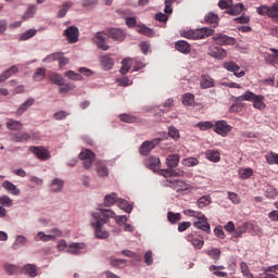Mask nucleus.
Here are the masks:
<instances>
[{
  "instance_id": "obj_1",
  "label": "nucleus",
  "mask_w": 278,
  "mask_h": 278,
  "mask_svg": "<svg viewBox=\"0 0 278 278\" xmlns=\"http://www.w3.org/2000/svg\"><path fill=\"white\" fill-rule=\"evenodd\" d=\"M160 157L155 156H149L146 160V166L150 168V170H157L159 175H162L165 177V186H169V188H173L175 186V154H169L166 157L165 164L167 168L165 169H160Z\"/></svg>"
},
{
  "instance_id": "obj_2",
  "label": "nucleus",
  "mask_w": 278,
  "mask_h": 278,
  "mask_svg": "<svg viewBox=\"0 0 278 278\" xmlns=\"http://www.w3.org/2000/svg\"><path fill=\"white\" fill-rule=\"evenodd\" d=\"M91 215L92 218L96 219V223H92V227L96 231V238L99 240H105L110 238V232L103 230V225L110 223V218H114V211L98 208Z\"/></svg>"
},
{
  "instance_id": "obj_3",
  "label": "nucleus",
  "mask_w": 278,
  "mask_h": 278,
  "mask_svg": "<svg viewBox=\"0 0 278 278\" xmlns=\"http://www.w3.org/2000/svg\"><path fill=\"white\" fill-rule=\"evenodd\" d=\"M103 35L108 36L112 40H116L117 42H123L126 36L125 30L121 28H109L103 33L96 34L94 42L99 49H102V51H108V49H110V46H108Z\"/></svg>"
},
{
  "instance_id": "obj_4",
  "label": "nucleus",
  "mask_w": 278,
  "mask_h": 278,
  "mask_svg": "<svg viewBox=\"0 0 278 278\" xmlns=\"http://www.w3.org/2000/svg\"><path fill=\"white\" fill-rule=\"evenodd\" d=\"M236 101H251L255 110H266V102H264V96H257L252 91H245L243 94L237 97Z\"/></svg>"
},
{
  "instance_id": "obj_5",
  "label": "nucleus",
  "mask_w": 278,
  "mask_h": 278,
  "mask_svg": "<svg viewBox=\"0 0 278 278\" xmlns=\"http://www.w3.org/2000/svg\"><path fill=\"white\" fill-rule=\"evenodd\" d=\"M213 34L214 29L206 27L180 31V36L182 38H188L189 40H203L204 38H210Z\"/></svg>"
},
{
  "instance_id": "obj_6",
  "label": "nucleus",
  "mask_w": 278,
  "mask_h": 278,
  "mask_svg": "<svg viewBox=\"0 0 278 278\" xmlns=\"http://www.w3.org/2000/svg\"><path fill=\"white\" fill-rule=\"evenodd\" d=\"M189 214H192V216H200V219L198 222L193 223V227L197 229H201L202 231H205L206 233H210V223H207V217L203 213L195 212V211H189Z\"/></svg>"
},
{
  "instance_id": "obj_7",
  "label": "nucleus",
  "mask_w": 278,
  "mask_h": 278,
  "mask_svg": "<svg viewBox=\"0 0 278 278\" xmlns=\"http://www.w3.org/2000/svg\"><path fill=\"white\" fill-rule=\"evenodd\" d=\"M79 159L83 160L84 168H90L97 160V154L88 149H83L79 153Z\"/></svg>"
},
{
  "instance_id": "obj_8",
  "label": "nucleus",
  "mask_w": 278,
  "mask_h": 278,
  "mask_svg": "<svg viewBox=\"0 0 278 278\" xmlns=\"http://www.w3.org/2000/svg\"><path fill=\"white\" fill-rule=\"evenodd\" d=\"M162 138H156L153 140H147L139 147V153L140 155H149L151 153L152 149H155V147H159L160 142H162Z\"/></svg>"
},
{
  "instance_id": "obj_9",
  "label": "nucleus",
  "mask_w": 278,
  "mask_h": 278,
  "mask_svg": "<svg viewBox=\"0 0 278 278\" xmlns=\"http://www.w3.org/2000/svg\"><path fill=\"white\" fill-rule=\"evenodd\" d=\"M224 68L228 71L229 73H233L235 77H238V79L244 77L247 73L244 71H240V65H238L233 61H228L224 63Z\"/></svg>"
},
{
  "instance_id": "obj_10",
  "label": "nucleus",
  "mask_w": 278,
  "mask_h": 278,
  "mask_svg": "<svg viewBox=\"0 0 278 278\" xmlns=\"http://www.w3.org/2000/svg\"><path fill=\"white\" fill-rule=\"evenodd\" d=\"M213 127L215 134H218V136H223V138H225L227 134L231 131V126L227 124V121H217Z\"/></svg>"
},
{
  "instance_id": "obj_11",
  "label": "nucleus",
  "mask_w": 278,
  "mask_h": 278,
  "mask_svg": "<svg viewBox=\"0 0 278 278\" xmlns=\"http://www.w3.org/2000/svg\"><path fill=\"white\" fill-rule=\"evenodd\" d=\"M29 151L30 153H34V155H36L38 160H42L43 162H46V160H49V157H51V155L49 154V150L45 149L43 147L31 146L29 147Z\"/></svg>"
},
{
  "instance_id": "obj_12",
  "label": "nucleus",
  "mask_w": 278,
  "mask_h": 278,
  "mask_svg": "<svg viewBox=\"0 0 278 278\" xmlns=\"http://www.w3.org/2000/svg\"><path fill=\"white\" fill-rule=\"evenodd\" d=\"M64 36H66L68 42H77L79 40V28L70 26L64 30Z\"/></svg>"
},
{
  "instance_id": "obj_13",
  "label": "nucleus",
  "mask_w": 278,
  "mask_h": 278,
  "mask_svg": "<svg viewBox=\"0 0 278 278\" xmlns=\"http://www.w3.org/2000/svg\"><path fill=\"white\" fill-rule=\"evenodd\" d=\"M216 86V80L207 74H203L200 77V88L201 90H207L208 88H214Z\"/></svg>"
},
{
  "instance_id": "obj_14",
  "label": "nucleus",
  "mask_w": 278,
  "mask_h": 278,
  "mask_svg": "<svg viewBox=\"0 0 278 278\" xmlns=\"http://www.w3.org/2000/svg\"><path fill=\"white\" fill-rule=\"evenodd\" d=\"M31 136L27 131H18L11 134V141L12 142H27Z\"/></svg>"
},
{
  "instance_id": "obj_15",
  "label": "nucleus",
  "mask_w": 278,
  "mask_h": 278,
  "mask_svg": "<svg viewBox=\"0 0 278 278\" xmlns=\"http://www.w3.org/2000/svg\"><path fill=\"white\" fill-rule=\"evenodd\" d=\"M175 49L176 51H179V53H184V55H188L191 51L190 43L186 40H178L175 42Z\"/></svg>"
},
{
  "instance_id": "obj_16",
  "label": "nucleus",
  "mask_w": 278,
  "mask_h": 278,
  "mask_svg": "<svg viewBox=\"0 0 278 278\" xmlns=\"http://www.w3.org/2000/svg\"><path fill=\"white\" fill-rule=\"evenodd\" d=\"M34 103H36L34 98H29L27 101L22 103L15 112L16 116H23V114H25V112H27V110H29Z\"/></svg>"
},
{
  "instance_id": "obj_17",
  "label": "nucleus",
  "mask_w": 278,
  "mask_h": 278,
  "mask_svg": "<svg viewBox=\"0 0 278 278\" xmlns=\"http://www.w3.org/2000/svg\"><path fill=\"white\" fill-rule=\"evenodd\" d=\"M210 55L216 60H225V58H227V50L220 47H215L211 50Z\"/></svg>"
},
{
  "instance_id": "obj_18",
  "label": "nucleus",
  "mask_w": 278,
  "mask_h": 278,
  "mask_svg": "<svg viewBox=\"0 0 278 278\" xmlns=\"http://www.w3.org/2000/svg\"><path fill=\"white\" fill-rule=\"evenodd\" d=\"M188 242H191V244L194 247V249H203V245L205 244V241L203 239H199L197 235H187Z\"/></svg>"
},
{
  "instance_id": "obj_19",
  "label": "nucleus",
  "mask_w": 278,
  "mask_h": 278,
  "mask_svg": "<svg viewBox=\"0 0 278 278\" xmlns=\"http://www.w3.org/2000/svg\"><path fill=\"white\" fill-rule=\"evenodd\" d=\"M226 12L227 14H230V16H238L239 14H242V12H244V4H232Z\"/></svg>"
},
{
  "instance_id": "obj_20",
  "label": "nucleus",
  "mask_w": 278,
  "mask_h": 278,
  "mask_svg": "<svg viewBox=\"0 0 278 278\" xmlns=\"http://www.w3.org/2000/svg\"><path fill=\"white\" fill-rule=\"evenodd\" d=\"M2 188L8 190V192H11V194H14V197H18V194H21V190L16 188L14 184L10 182V180H5L2 184Z\"/></svg>"
},
{
  "instance_id": "obj_21",
  "label": "nucleus",
  "mask_w": 278,
  "mask_h": 278,
  "mask_svg": "<svg viewBox=\"0 0 278 278\" xmlns=\"http://www.w3.org/2000/svg\"><path fill=\"white\" fill-rule=\"evenodd\" d=\"M5 127L10 131H21V129H23V124L18 121L9 119L5 124Z\"/></svg>"
},
{
  "instance_id": "obj_22",
  "label": "nucleus",
  "mask_w": 278,
  "mask_h": 278,
  "mask_svg": "<svg viewBox=\"0 0 278 278\" xmlns=\"http://www.w3.org/2000/svg\"><path fill=\"white\" fill-rule=\"evenodd\" d=\"M208 270L211 273H213V275L215 277H227V273L226 271H222V270H225V266H223V265H219V266L211 265L208 267Z\"/></svg>"
},
{
  "instance_id": "obj_23",
  "label": "nucleus",
  "mask_w": 278,
  "mask_h": 278,
  "mask_svg": "<svg viewBox=\"0 0 278 278\" xmlns=\"http://www.w3.org/2000/svg\"><path fill=\"white\" fill-rule=\"evenodd\" d=\"M18 71V67L16 65H12L9 70L4 71L0 75V83L5 81L7 79H10Z\"/></svg>"
},
{
  "instance_id": "obj_24",
  "label": "nucleus",
  "mask_w": 278,
  "mask_h": 278,
  "mask_svg": "<svg viewBox=\"0 0 278 278\" xmlns=\"http://www.w3.org/2000/svg\"><path fill=\"white\" fill-rule=\"evenodd\" d=\"M55 240V237L52 235H47L43 231H39L37 236L35 237L36 242H53Z\"/></svg>"
},
{
  "instance_id": "obj_25",
  "label": "nucleus",
  "mask_w": 278,
  "mask_h": 278,
  "mask_svg": "<svg viewBox=\"0 0 278 278\" xmlns=\"http://www.w3.org/2000/svg\"><path fill=\"white\" fill-rule=\"evenodd\" d=\"M215 40H217L218 45H236V39L227 35H218Z\"/></svg>"
},
{
  "instance_id": "obj_26",
  "label": "nucleus",
  "mask_w": 278,
  "mask_h": 278,
  "mask_svg": "<svg viewBox=\"0 0 278 278\" xmlns=\"http://www.w3.org/2000/svg\"><path fill=\"white\" fill-rule=\"evenodd\" d=\"M269 51H271L273 54H267L266 63L275 66V64H278V50L275 48H269Z\"/></svg>"
},
{
  "instance_id": "obj_27",
  "label": "nucleus",
  "mask_w": 278,
  "mask_h": 278,
  "mask_svg": "<svg viewBox=\"0 0 278 278\" xmlns=\"http://www.w3.org/2000/svg\"><path fill=\"white\" fill-rule=\"evenodd\" d=\"M269 18H271L274 23H278V0L269 5Z\"/></svg>"
},
{
  "instance_id": "obj_28",
  "label": "nucleus",
  "mask_w": 278,
  "mask_h": 278,
  "mask_svg": "<svg viewBox=\"0 0 278 278\" xmlns=\"http://www.w3.org/2000/svg\"><path fill=\"white\" fill-rule=\"evenodd\" d=\"M114 203H118V195L116 193L106 194L104 197V206L112 207Z\"/></svg>"
},
{
  "instance_id": "obj_29",
  "label": "nucleus",
  "mask_w": 278,
  "mask_h": 278,
  "mask_svg": "<svg viewBox=\"0 0 278 278\" xmlns=\"http://www.w3.org/2000/svg\"><path fill=\"white\" fill-rule=\"evenodd\" d=\"M206 159L210 160V162H220V152L218 150H207L205 152Z\"/></svg>"
},
{
  "instance_id": "obj_30",
  "label": "nucleus",
  "mask_w": 278,
  "mask_h": 278,
  "mask_svg": "<svg viewBox=\"0 0 278 278\" xmlns=\"http://www.w3.org/2000/svg\"><path fill=\"white\" fill-rule=\"evenodd\" d=\"M205 21L210 23L211 27H218V21H220V18L216 13L211 12L205 16Z\"/></svg>"
},
{
  "instance_id": "obj_31",
  "label": "nucleus",
  "mask_w": 278,
  "mask_h": 278,
  "mask_svg": "<svg viewBox=\"0 0 278 278\" xmlns=\"http://www.w3.org/2000/svg\"><path fill=\"white\" fill-rule=\"evenodd\" d=\"M212 204V197L210 195H202L198 199L197 205L200 210H203V207H207V205Z\"/></svg>"
},
{
  "instance_id": "obj_32",
  "label": "nucleus",
  "mask_w": 278,
  "mask_h": 278,
  "mask_svg": "<svg viewBox=\"0 0 278 278\" xmlns=\"http://www.w3.org/2000/svg\"><path fill=\"white\" fill-rule=\"evenodd\" d=\"M62 188H64V180L54 178L51 182V192H62Z\"/></svg>"
},
{
  "instance_id": "obj_33",
  "label": "nucleus",
  "mask_w": 278,
  "mask_h": 278,
  "mask_svg": "<svg viewBox=\"0 0 278 278\" xmlns=\"http://www.w3.org/2000/svg\"><path fill=\"white\" fill-rule=\"evenodd\" d=\"M3 268H4L5 273L9 275H18V273H21V267L16 266L14 264L5 263L3 265Z\"/></svg>"
},
{
  "instance_id": "obj_34",
  "label": "nucleus",
  "mask_w": 278,
  "mask_h": 278,
  "mask_svg": "<svg viewBox=\"0 0 278 278\" xmlns=\"http://www.w3.org/2000/svg\"><path fill=\"white\" fill-rule=\"evenodd\" d=\"M47 76V70L45 67H38L33 75L34 81H42Z\"/></svg>"
},
{
  "instance_id": "obj_35",
  "label": "nucleus",
  "mask_w": 278,
  "mask_h": 278,
  "mask_svg": "<svg viewBox=\"0 0 278 278\" xmlns=\"http://www.w3.org/2000/svg\"><path fill=\"white\" fill-rule=\"evenodd\" d=\"M206 255H208V257H211V260L218 262V260H220V255H223V252L220 251V249L214 248L212 250H207Z\"/></svg>"
},
{
  "instance_id": "obj_36",
  "label": "nucleus",
  "mask_w": 278,
  "mask_h": 278,
  "mask_svg": "<svg viewBox=\"0 0 278 278\" xmlns=\"http://www.w3.org/2000/svg\"><path fill=\"white\" fill-rule=\"evenodd\" d=\"M97 165L99 166L97 169V174L99 175V177H108V175H110V173L108 172V167L105 166V163H103V161H98Z\"/></svg>"
},
{
  "instance_id": "obj_37",
  "label": "nucleus",
  "mask_w": 278,
  "mask_h": 278,
  "mask_svg": "<svg viewBox=\"0 0 278 278\" xmlns=\"http://www.w3.org/2000/svg\"><path fill=\"white\" fill-rule=\"evenodd\" d=\"M68 253H72V255H77V253H79V251H81V249H86V244L85 243H71L68 245Z\"/></svg>"
},
{
  "instance_id": "obj_38",
  "label": "nucleus",
  "mask_w": 278,
  "mask_h": 278,
  "mask_svg": "<svg viewBox=\"0 0 278 278\" xmlns=\"http://www.w3.org/2000/svg\"><path fill=\"white\" fill-rule=\"evenodd\" d=\"M101 64L105 71H111L112 66H114V59L108 55L102 56Z\"/></svg>"
},
{
  "instance_id": "obj_39",
  "label": "nucleus",
  "mask_w": 278,
  "mask_h": 278,
  "mask_svg": "<svg viewBox=\"0 0 278 278\" xmlns=\"http://www.w3.org/2000/svg\"><path fill=\"white\" fill-rule=\"evenodd\" d=\"M137 31H138V34H142L143 36H147L148 38H153V36H155V33L153 31V29H151L144 25L139 26Z\"/></svg>"
},
{
  "instance_id": "obj_40",
  "label": "nucleus",
  "mask_w": 278,
  "mask_h": 278,
  "mask_svg": "<svg viewBox=\"0 0 278 278\" xmlns=\"http://www.w3.org/2000/svg\"><path fill=\"white\" fill-rule=\"evenodd\" d=\"M50 81H52V84H54L55 86H64V78L62 77V75L60 74H51L49 76Z\"/></svg>"
},
{
  "instance_id": "obj_41",
  "label": "nucleus",
  "mask_w": 278,
  "mask_h": 278,
  "mask_svg": "<svg viewBox=\"0 0 278 278\" xmlns=\"http://www.w3.org/2000/svg\"><path fill=\"white\" fill-rule=\"evenodd\" d=\"M73 8V2H64L62 9L58 13L59 18H64L66 16V12Z\"/></svg>"
},
{
  "instance_id": "obj_42",
  "label": "nucleus",
  "mask_w": 278,
  "mask_h": 278,
  "mask_svg": "<svg viewBox=\"0 0 278 278\" xmlns=\"http://www.w3.org/2000/svg\"><path fill=\"white\" fill-rule=\"evenodd\" d=\"M256 12L260 16H268L270 18V5H261L256 8Z\"/></svg>"
},
{
  "instance_id": "obj_43",
  "label": "nucleus",
  "mask_w": 278,
  "mask_h": 278,
  "mask_svg": "<svg viewBox=\"0 0 278 278\" xmlns=\"http://www.w3.org/2000/svg\"><path fill=\"white\" fill-rule=\"evenodd\" d=\"M240 270L245 278H254L253 274L251 273V269H249V265L247 263L241 262L240 263Z\"/></svg>"
},
{
  "instance_id": "obj_44",
  "label": "nucleus",
  "mask_w": 278,
  "mask_h": 278,
  "mask_svg": "<svg viewBox=\"0 0 278 278\" xmlns=\"http://www.w3.org/2000/svg\"><path fill=\"white\" fill-rule=\"evenodd\" d=\"M117 205L118 207H121V210H124V212H127V214H129L132 210V207L130 206L129 202H127V200L118 199Z\"/></svg>"
},
{
  "instance_id": "obj_45",
  "label": "nucleus",
  "mask_w": 278,
  "mask_h": 278,
  "mask_svg": "<svg viewBox=\"0 0 278 278\" xmlns=\"http://www.w3.org/2000/svg\"><path fill=\"white\" fill-rule=\"evenodd\" d=\"M239 176L241 179H249L253 176V169L251 167L240 168Z\"/></svg>"
},
{
  "instance_id": "obj_46",
  "label": "nucleus",
  "mask_w": 278,
  "mask_h": 278,
  "mask_svg": "<svg viewBox=\"0 0 278 278\" xmlns=\"http://www.w3.org/2000/svg\"><path fill=\"white\" fill-rule=\"evenodd\" d=\"M24 270L26 273V275H28L29 277H37L38 276V269H36V265H25Z\"/></svg>"
},
{
  "instance_id": "obj_47",
  "label": "nucleus",
  "mask_w": 278,
  "mask_h": 278,
  "mask_svg": "<svg viewBox=\"0 0 278 278\" xmlns=\"http://www.w3.org/2000/svg\"><path fill=\"white\" fill-rule=\"evenodd\" d=\"M189 187H190V185L176 179V185H175L176 192H187Z\"/></svg>"
},
{
  "instance_id": "obj_48",
  "label": "nucleus",
  "mask_w": 278,
  "mask_h": 278,
  "mask_svg": "<svg viewBox=\"0 0 278 278\" xmlns=\"http://www.w3.org/2000/svg\"><path fill=\"white\" fill-rule=\"evenodd\" d=\"M189 187H190V185L176 179V185H175L176 192H187Z\"/></svg>"
},
{
  "instance_id": "obj_49",
  "label": "nucleus",
  "mask_w": 278,
  "mask_h": 278,
  "mask_svg": "<svg viewBox=\"0 0 278 278\" xmlns=\"http://www.w3.org/2000/svg\"><path fill=\"white\" fill-rule=\"evenodd\" d=\"M110 264L113 268H124L125 264H127V260L111 258Z\"/></svg>"
},
{
  "instance_id": "obj_50",
  "label": "nucleus",
  "mask_w": 278,
  "mask_h": 278,
  "mask_svg": "<svg viewBox=\"0 0 278 278\" xmlns=\"http://www.w3.org/2000/svg\"><path fill=\"white\" fill-rule=\"evenodd\" d=\"M182 166H199V159L197 157H187L184 159L181 162Z\"/></svg>"
},
{
  "instance_id": "obj_51",
  "label": "nucleus",
  "mask_w": 278,
  "mask_h": 278,
  "mask_svg": "<svg viewBox=\"0 0 278 278\" xmlns=\"http://www.w3.org/2000/svg\"><path fill=\"white\" fill-rule=\"evenodd\" d=\"M119 119L122 121V123H138V117L129 114L119 115Z\"/></svg>"
},
{
  "instance_id": "obj_52",
  "label": "nucleus",
  "mask_w": 278,
  "mask_h": 278,
  "mask_svg": "<svg viewBox=\"0 0 278 278\" xmlns=\"http://www.w3.org/2000/svg\"><path fill=\"white\" fill-rule=\"evenodd\" d=\"M37 33V29H28L20 36V40H29V38H34Z\"/></svg>"
},
{
  "instance_id": "obj_53",
  "label": "nucleus",
  "mask_w": 278,
  "mask_h": 278,
  "mask_svg": "<svg viewBox=\"0 0 278 278\" xmlns=\"http://www.w3.org/2000/svg\"><path fill=\"white\" fill-rule=\"evenodd\" d=\"M35 14H36V5H29L22 18L23 21H25V18H34Z\"/></svg>"
},
{
  "instance_id": "obj_54",
  "label": "nucleus",
  "mask_w": 278,
  "mask_h": 278,
  "mask_svg": "<svg viewBox=\"0 0 278 278\" xmlns=\"http://www.w3.org/2000/svg\"><path fill=\"white\" fill-rule=\"evenodd\" d=\"M25 242H27V239L25 238V236L20 235V236L16 237V240H15V242L13 243L12 249H13L14 251H16V250L18 249V244H20L21 247H23V244H25Z\"/></svg>"
},
{
  "instance_id": "obj_55",
  "label": "nucleus",
  "mask_w": 278,
  "mask_h": 278,
  "mask_svg": "<svg viewBox=\"0 0 278 278\" xmlns=\"http://www.w3.org/2000/svg\"><path fill=\"white\" fill-rule=\"evenodd\" d=\"M182 104L184 105H194V94L192 93H186L182 97Z\"/></svg>"
},
{
  "instance_id": "obj_56",
  "label": "nucleus",
  "mask_w": 278,
  "mask_h": 278,
  "mask_svg": "<svg viewBox=\"0 0 278 278\" xmlns=\"http://www.w3.org/2000/svg\"><path fill=\"white\" fill-rule=\"evenodd\" d=\"M0 205H2V207H12V199H10L8 195L0 197Z\"/></svg>"
},
{
  "instance_id": "obj_57",
  "label": "nucleus",
  "mask_w": 278,
  "mask_h": 278,
  "mask_svg": "<svg viewBox=\"0 0 278 278\" xmlns=\"http://www.w3.org/2000/svg\"><path fill=\"white\" fill-rule=\"evenodd\" d=\"M65 77H67L68 79H72L73 81H79L81 80V75L75 73L74 71H67L65 72Z\"/></svg>"
},
{
  "instance_id": "obj_58",
  "label": "nucleus",
  "mask_w": 278,
  "mask_h": 278,
  "mask_svg": "<svg viewBox=\"0 0 278 278\" xmlns=\"http://www.w3.org/2000/svg\"><path fill=\"white\" fill-rule=\"evenodd\" d=\"M198 127L201 129V131H207V129H212L214 127V123L200 122V123H198Z\"/></svg>"
},
{
  "instance_id": "obj_59",
  "label": "nucleus",
  "mask_w": 278,
  "mask_h": 278,
  "mask_svg": "<svg viewBox=\"0 0 278 278\" xmlns=\"http://www.w3.org/2000/svg\"><path fill=\"white\" fill-rule=\"evenodd\" d=\"M129 62H130V60H127V59H124V60L122 61L123 66H122V68L119 70V73H121L122 75H127V73H129V68H131V67L129 66Z\"/></svg>"
},
{
  "instance_id": "obj_60",
  "label": "nucleus",
  "mask_w": 278,
  "mask_h": 278,
  "mask_svg": "<svg viewBox=\"0 0 278 278\" xmlns=\"http://www.w3.org/2000/svg\"><path fill=\"white\" fill-rule=\"evenodd\" d=\"M218 5L220 10H229L233 5V0H220Z\"/></svg>"
},
{
  "instance_id": "obj_61",
  "label": "nucleus",
  "mask_w": 278,
  "mask_h": 278,
  "mask_svg": "<svg viewBox=\"0 0 278 278\" xmlns=\"http://www.w3.org/2000/svg\"><path fill=\"white\" fill-rule=\"evenodd\" d=\"M60 52L49 54L42 60V62H55L56 60H60Z\"/></svg>"
},
{
  "instance_id": "obj_62",
  "label": "nucleus",
  "mask_w": 278,
  "mask_h": 278,
  "mask_svg": "<svg viewBox=\"0 0 278 278\" xmlns=\"http://www.w3.org/2000/svg\"><path fill=\"white\" fill-rule=\"evenodd\" d=\"M214 233L217 238H219L220 240H225V230H223L222 226H217L214 229Z\"/></svg>"
},
{
  "instance_id": "obj_63",
  "label": "nucleus",
  "mask_w": 278,
  "mask_h": 278,
  "mask_svg": "<svg viewBox=\"0 0 278 278\" xmlns=\"http://www.w3.org/2000/svg\"><path fill=\"white\" fill-rule=\"evenodd\" d=\"M262 270H263V273H273L274 275H278V265L263 267Z\"/></svg>"
},
{
  "instance_id": "obj_64",
  "label": "nucleus",
  "mask_w": 278,
  "mask_h": 278,
  "mask_svg": "<svg viewBox=\"0 0 278 278\" xmlns=\"http://www.w3.org/2000/svg\"><path fill=\"white\" fill-rule=\"evenodd\" d=\"M155 21H159V23H166L168 21V15L164 13H156Z\"/></svg>"
}]
</instances>
